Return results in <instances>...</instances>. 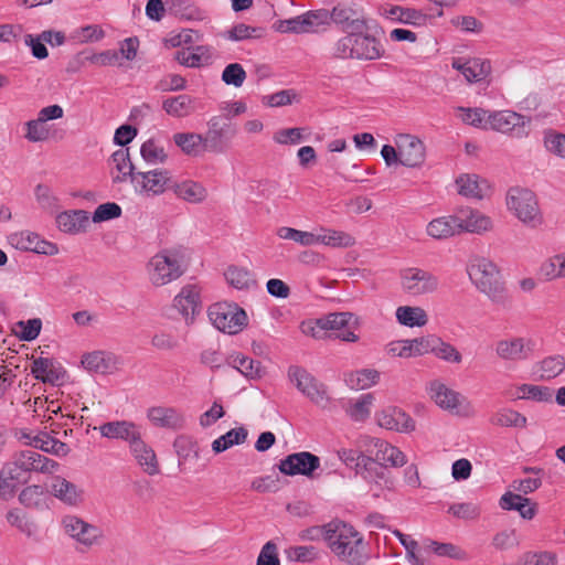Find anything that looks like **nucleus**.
I'll list each match as a JSON object with an SVG mask.
<instances>
[{"mask_svg": "<svg viewBox=\"0 0 565 565\" xmlns=\"http://www.w3.org/2000/svg\"><path fill=\"white\" fill-rule=\"evenodd\" d=\"M467 273L475 287L483 294L492 305L508 309L512 305V297L505 286L497 265L481 256L469 260Z\"/></svg>", "mask_w": 565, "mask_h": 565, "instance_id": "f257e3e1", "label": "nucleus"}, {"mask_svg": "<svg viewBox=\"0 0 565 565\" xmlns=\"http://www.w3.org/2000/svg\"><path fill=\"white\" fill-rule=\"evenodd\" d=\"M327 542L332 553L348 564L361 565L367 558L362 535L344 522L327 524Z\"/></svg>", "mask_w": 565, "mask_h": 565, "instance_id": "f03ea898", "label": "nucleus"}, {"mask_svg": "<svg viewBox=\"0 0 565 565\" xmlns=\"http://www.w3.org/2000/svg\"><path fill=\"white\" fill-rule=\"evenodd\" d=\"M385 53L375 34L367 29L352 30L339 38L332 46V56L339 60L375 61Z\"/></svg>", "mask_w": 565, "mask_h": 565, "instance_id": "7ed1b4c3", "label": "nucleus"}, {"mask_svg": "<svg viewBox=\"0 0 565 565\" xmlns=\"http://www.w3.org/2000/svg\"><path fill=\"white\" fill-rule=\"evenodd\" d=\"M186 268L185 249L181 246L159 250L146 265L148 279L154 287H163L179 279Z\"/></svg>", "mask_w": 565, "mask_h": 565, "instance_id": "20e7f679", "label": "nucleus"}, {"mask_svg": "<svg viewBox=\"0 0 565 565\" xmlns=\"http://www.w3.org/2000/svg\"><path fill=\"white\" fill-rule=\"evenodd\" d=\"M508 210L524 225L536 228L543 223L536 195L529 189L511 188L507 194Z\"/></svg>", "mask_w": 565, "mask_h": 565, "instance_id": "39448f33", "label": "nucleus"}, {"mask_svg": "<svg viewBox=\"0 0 565 565\" xmlns=\"http://www.w3.org/2000/svg\"><path fill=\"white\" fill-rule=\"evenodd\" d=\"M338 457L348 467L354 468L355 472L369 482L388 487L390 480L385 476V467L376 463L371 456L354 449H341Z\"/></svg>", "mask_w": 565, "mask_h": 565, "instance_id": "423d86ee", "label": "nucleus"}, {"mask_svg": "<svg viewBox=\"0 0 565 565\" xmlns=\"http://www.w3.org/2000/svg\"><path fill=\"white\" fill-rule=\"evenodd\" d=\"M207 313L212 324L217 330L228 334H237L248 322L245 310L236 303H214L209 308Z\"/></svg>", "mask_w": 565, "mask_h": 565, "instance_id": "0eeeda50", "label": "nucleus"}, {"mask_svg": "<svg viewBox=\"0 0 565 565\" xmlns=\"http://www.w3.org/2000/svg\"><path fill=\"white\" fill-rule=\"evenodd\" d=\"M399 279L403 291L413 297L434 294L439 288L438 277L431 271L419 267L402 269Z\"/></svg>", "mask_w": 565, "mask_h": 565, "instance_id": "6e6552de", "label": "nucleus"}, {"mask_svg": "<svg viewBox=\"0 0 565 565\" xmlns=\"http://www.w3.org/2000/svg\"><path fill=\"white\" fill-rule=\"evenodd\" d=\"M236 135V128L220 116L207 121V130L202 135L203 150L213 153H224L231 147Z\"/></svg>", "mask_w": 565, "mask_h": 565, "instance_id": "1a4fd4ad", "label": "nucleus"}, {"mask_svg": "<svg viewBox=\"0 0 565 565\" xmlns=\"http://www.w3.org/2000/svg\"><path fill=\"white\" fill-rule=\"evenodd\" d=\"M61 524L65 534L81 546L79 551L90 548L103 537V532L98 526L87 523L76 515L63 516Z\"/></svg>", "mask_w": 565, "mask_h": 565, "instance_id": "9d476101", "label": "nucleus"}, {"mask_svg": "<svg viewBox=\"0 0 565 565\" xmlns=\"http://www.w3.org/2000/svg\"><path fill=\"white\" fill-rule=\"evenodd\" d=\"M172 185L173 179L170 172L164 169L139 171L132 175V186L137 193L156 196L171 190Z\"/></svg>", "mask_w": 565, "mask_h": 565, "instance_id": "9b49d317", "label": "nucleus"}, {"mask_svg": "<svg viewBox=\"0 0 565 565\" xmlns=\"http://www.w3.org/2000/svg\"><path fill=\"white\" fill-rule=\"evenodd\" d=\"M288 376L290 381L296 384V387L312 403L321 407H324L328 404L329 397L324 385L307 370L299 366H290L288 370Z\"/></svg>", "mask_w": 565, "mask_h": 565, "instance_id": "f8f14e48", "label": "nucleus"}, {"mask_svg": "<svg viewBox=\"0 0 565 565\" xmlns=\"http://www.w3.org/2000/svg\"><path fill=\"white\" fill-rule=\"evenodd\" d=\"M530 119L512 110H500L489 114L486 125L491 129L509 134L515 138H523L527 135L526 127Z\"/></svg>", "mask_w": 565, "mask_h": 565, "instance_id": "ddd939ff", "label": "nucleus"}, {"mask_svg": "<svg viewBox=\"0 0 565 565\" xmlns=\"http://www.w3.org/2000/svg\"><path fill=\"white\" fill-rule=\"evenodd\" d=\"M320 11L327 14L324 25L333 22L343 29H369L366 18L362 10H360L354 3L340 2L334 6L331 11L327 9H320Z\"/></svg>", "mask_w": 565, "mask_h": 565, "instance_id": "4468645a", "label": "nucleus"}, {"mask_svg": "<svg viewBox=\"0 0 565 565\" xmlns=\"http://www.w3.org/2000/svg\"><path fill=\"white\" fill-rule=\"evenodd\" d=\"M12 456L13 465L21 468L20 470L24 471L29 478L31 472L51 475L60 468L58 462L32 449L17 451Z\"/></svg>", "mask_w": 565, "mask_h": 565, "instance_id": "2eb2a0df", "label": "nucleus"}, {"mask_svg": "<svg viewBox=\"0 0 565 565\" xmlns=\"http://www.w3.org/2000/svg\"><path fill=\"white\" fill-rule=\"evenodd\" d=\"M327 14L320 10L308 11L301 15L281 20L277 30L282 33H311L317 32L326 24Z\"/></svg>", "mask_w": 565, "mask_h": 565, "instance_id": "dca6fc26", "label": "nucleus"}, {"mask_svg": "<svg viewBox=\"0 0 565 565\" xmlns=\"http://www.w3.org/2000/svg\"><path fill=\"white\" fill-rule=\"evenodd\" d=\"M456 217L459 235L462 233L481 235L493 228V222L488 215L468 206L458 209Z\"/></svg>", "mask_w": 565, "mask_h": 565, "instance_id": "f3484780", "label": "nucleus"}, {"mask_svg": "<svg viewBox=\"0 0 565 565\" xmlns=\"http://www.w3.org/2000/svg\"><path fill=\"white\" fill-rule=\"evenodd\" d=\"M319 467V457L308 451L288 455L285 459L280 460L278 466L279 471L284 475H303L306 477H311Z\"/></svg>", "mask_w": 565, "mask_h": 565, "instance_id": "a211bd4d", "label": "nucleus"}, {"mask_svg": "<svg viewBox=\"0 0 565 565\" xmlns=\"http://www.w3.org/2000/svg\"><path fill=\"white\" fill-rule=\"evenodd\" d=\"M451 66L460 72L470 84L484 81L491 73V63L481 57H456L452 58Z\"/></svg>", "mask_w": 565, "mask_h": 565, "instance_id": "6ab92c4d", "label": "nucleus"}, {"mask_svg": "<svg viewBox=\"0 0 565 565\" xmlns=\"http://www.w3.org/2000/svg\"><path fill=\"white\" fill-rule=\"evenodd\" d=\"M31 374L42 383L51 385H61L66 377V371L57 361L42 356L32 361Z\"/></svg>", "mask_w": 565, "mask_h": 565, "instance_id": "aec40b11", "label": "nucleus"}, {"mask_svg": "<svg viewBox=\"0 0 565 565\" xmlns=\"http://www.w3.org/2000/svg\"><path fill=\"white\" fill-rule=\"evenodd\" d=\"M358 326L359 318L352 312H333L319 318L316 321V327H310L305 332L310 333L313 338H321L320 331H342L345 328H356Z\"/></svg>", "mask_w": 565, "mask_h": 565, "instance_id": "412c9836", "label": "nucleus"}, {"mask_svg": "<svg viewBox=\"0 0 565 565\" xmlns=\"http://www.w3.org/2000/svg\"><path fill=\"white\" fill-rule=\"evenodd\" d=\"M396 145L399 149L401 164L415 168L424 162L425 146L420 139L412 135H399Z\"/></svg>", "mask_w": 565, "mask_h": 565, "instance_id": "4be33fe9", "label": "nucleus"}, {"mask_svg": "<svg viewBox=\"0 0 565 565\" xmlns=\"http://www.w3.org/2000/svg\"><path fill=\"white\" fill-rule=\"evenodd\" d=\"M8 242L17 249L30 250L36 254L55 255L58 252L55 244L41 239L36 234L30 232L11 234Z\"/></svg>", "mask_w": 565, "mask_h": 565, "instance_id": "5701e85b", "label": "nucleus"}, {"mask_svg": "<svg viewBox=\"0 0 565 565\" xmlns=\"http://www.w3.org/2000/svg\"><path fill=\"white\" fill-rule=\"evenodd\" d=\"M377 424L388 430L411 433L415 429L414 419L403 409L388 406L376 414Z\"/></svg>", "mask_w": 565, "mask_h": 565, "instance_id": "b1692460", "label": "nucleus"}, {"mask_svg": "<svg viewBox=\"0 0 565 565\" xmlns=\"http://www.w3.org/2000/svg\"><path fill=\"white\" fill-rule=\"evenodd\" d=\"M100 435L108 439H120L130 446L141 434V427L130 420L107 422L98 427Z\"/></svg>", "mask_w": 565, "mask_h": 565, "instance_id": "393cba45", "label": "nucleus"}, {"mask_svg": "<svg viewBox=\"0 0 565 565\" xmlns=\"http://www.w3.org/2000/svg\"><path fill=\"white\" fill-rule=\"evenodd\" d=\"M50 491L56 499L70 507H77L84 501V490L61 476L52 478Z\"/></svg>", "mask_w": 565, "mask_h": 565, "instance_id": "a878e982", "label": "nucleus"}, {"mask_svg": "<svg viewBox=\"0 0 565 565\" xmlns=\"http://www.w3.org/2000/svg\"><path fill=\"white\" fill-rule=\"evenodd\" d=\"M129 449L143 472L149 476H156L160 472L156 452L148 444H146L142 438V434L132 444H130Z\"/></svg>", "mask_w": 565, "mask_h": 565, "instance_id": "bb28decb", "label": "nucleus"}, {"mask_svg": "<svg viewBox=\"0 0 565 565\" xmlns=\"http://www.w3.org/2000/svg\"><path fill=\"white\" fill-rule=\"evenodd\" d=\"M367 440V447L374 446L376 448L373 458L376 463H381L383 467L384 463H388L392 467H402L407 462L406 456L397 447L380 438H369Z\"/></svg>", "mask_w": 565, "mask_h": 565, "instance_id": "cd10ccee", "label": "nucleus"}, {"mask_svg": "<svg viewBox=\"0 0 565 565\" xmlns=\"http://www.w3.org/2000/svg\"><path fill=\"white\" fill-rule=\"evenodd\" d=\"M82 364L90 372L110 374L118 370L119 359L111 352L94 351L83 356Z\"/></svg>", "mask_w": 565, "mask_h": 565, "instance_id": "c85d7f7f", "label": "nucleus"}, {"mask_svg": "<svg viewBox=\"0 0 565 565\" xmlns=\"http://www.w3.org/2000/svg\"><path fill=\"white\" fill-rule=\"evenodd\" d=\"M173 306L185 318H193L201 311L200 291L195 285H186L174 297Z\"/></svg>", "mask_w": 565, "mask_h": 565, "instance_id": "c756f323", "label": "nucleus"}, {"mask_svg": "<svg viewBox=\"0 0 565 565\" xmlns=\"http://www.w3.org/2000/svg\"><path fill=\"white\" fill-rule=\"evenodd\" d=\"M428 334L415 339L394 341L388 344V353L399 358H416L427 354Z\"/></svg>", "mask_w": 565, "mask_h": 565, "instance_id": "7c9ffc66", "label": "nucleus"}, {"mask_svg": "<svg viewBox=\"0 0 565 565\" xmlns=\"http://www.w3.org/2000/svg\"><path fill=\"white\" fill-rule=\"evenodd\" d=\"M529 343L523 338H513L510 340H500L495 344V354L504 361L525 360L530 353Z\"/></svg>", "mask_w": 565, "mask_h": 565, "instance_id": "2f4dec72", "label": "nucleus"}, {"mask_svg": "<svg viewBox=\"0 0 565 565\" xmlns=\"http://www.w3.org/2000/svg\"><path fill=\"white\" fill-rule=\"evenodd\" d=\"M459 194L481 200L490 193V184L477 174H462L456 180Z\"/></svg>", "mask_w": 565, "mask_h": 565, "instance_id": "473e14b6", "label": "nucleus"}, {"mask_svg": "<svg viewBox=\"0 0 565 565\" xmlns=\"http://www.w3.org/2000/svg\"><path fill=\"white\" fill-rule=\"evenodd\" d=\"M148 419L156 426L161 428L178 429L183 426V416L172 407H151L147 414Z\"/></svg>", "mask_w": 565, "mask_h": 565, "instance_id": "72a5a7b5", "label": "nucleus"}, {"mask_svg": "<svg viewBox=\"0 0 565 565\" xmlns=\"http://www.w3.org/2000/svg\"><path fill=\"white\" fill-rule=\"evenodd\" d=\"M426 233L431 238L439 241L459 235L456 212L431 220L426 226Z\"/></svg>", "mask_w": 565, "mask_h": 565, "instance_id": "f704fd0d", "label": "nucleus"}, {"mask_svg": "<svg viewBox=\"0 0 565 565\" xmlns=\"http://www.w3.org/2000/svg\"><path fill=\"white\" fill-rule=\"evenodd\" d=\"M500 507L503 510H515L525 520H532L537 512V504L531 503L529 498L518 493L505 492L500 499Z\"/></svg>", "mask_w": 565, "mask_h": 565, "instance_id": "c9c22d12", "label": "nucleus"}, {"mask_svg": "<svg viewBox=\"0 0 565 565\" xmlns=\"http://www.w3.org/2000/svg\"><path fill=\"white\" fill-rule=\"evenodd\" d=\"M162 109L174 118H183L192 115L196 110L195 98L181 94L163 99Z\"/></svg>", "mask_w": 565, "mask_h": 565, "instance_id": "e433bc0d", "label": "nucleus"}, {"mask_svg": "<svg viewBox=\"0 0 565 565\" xmlns=\"http://www.w3.org/2000/svg\"><path fill=\"white\" fill-rule=\"evenodd\" d=\"M429 353L449 363L459 364L462 361L461 353L452 344L444 341L437 334H428L427 354Z\"/></svg>", "mask_w": 565, "mask_h": 565, "instance_id": "4c0bfd02", "label": "nucleus"}, {"mask_svg": "<svg viewBox=\"0 0 565 565\" xmlns=\"http://www.w3.org/2000/svg\"><path fill=\"white\" fill-rule=\"evenodd\" d=\"M171 190L179 199L193 204L203 202L207 196L206 189L202 184L192 180H185L182 182L173 180Z\"/></svg>", "mask_w": 565, "mask_h": 565, "instance_id": "58836bf2", "label": "nucleus"}, {"mask_svg": "<svg viewBox=\"0 0 565 565\" xmlns=\"http://www.w3.org/2000/svg\"><path fill=\"white\" fill-rule=\"evenodd\" d=\"M429 394L435 403L444 409H454L460 403V394L438 380L429 384Z\"/></svg>", "mask_w": 565, "mask_h": 565, "instance_id": "ea45409f", "label": "nucleus"}, {"mask_svg": "<svg viewBox=\"0 0 565 565\" xmlns=\"http://www.w3.org/2000/svg\"><path fill=\"white\" fill-rule=\"evenodd\" d=\"M28 444L36 449H41L44 452L60 457L67 456L71 450L67 444L53 438L47 433H40L33 436L32 440Z\"/></svg>", "mask_w": 565, "mask_h": 565, "instance_id": "a19ab883", "label": "nucleus"}, {"mask_svg": "<svg viewBox=\"0 0 565 565\" xmlns=\"http://www.w3.org/2000/svg\"><path fill=\"white\" fill-rule=\"evenodd\" d=\"M110 161L114 168L118 171V174L113 178L114 182H124L127 178H130V182L132 183V175L137 174L136 168L130 160L129 150L128 149H119L115 151Z\"/></svg>", "mask_w": 565, "mask_h": 565, "instance_id": "79ce46f5", "label": "nucleus"}, {"mask_svg": "<svg viewBox=\"0 0 565 565\" xmlns=\"http://www.w3.org/2000/svg\"><path fill=\"white\" fill-rule=\"evenodd\" d=\"M395 316L399 324L408 328H420L428 322L427 312L422 307L401 306Z\"/></svg>", "mask_w": 565, "mask_h": 565, "instance_id": "37998d69", "label": "nucleus"}, {"mask_svg": "<svg viewBox=\"0 0 565 565\" xmlns=\"http://www.w3.org/2000/svg\"><path fill=\"white\" fill-rule=\"evenodd\" d=\"M88 217L85 211L63 212L56 216L57 227L65 233H77L86 227Z\"/></svg>", "mask_w": 565, "mask_h": 565, "instance_id": "c03bdc74", "label": "nucleus"}, {"mask_svg": "<svg viewBox=\"0 0 565 565\" xmlns=\"http://www.w3.org/2000/svg\"><path fill=\"white\" fill-rule=\"evenodd\" d=\"M46 491L40 484L28 486L19 494V502L32 510H43L46 508Z\"/></svg>", "mask_w": 565, "mask_h": 565, "instance_id": "a18cd8bd", "label": "nucleus"}, {"mask_svg": "<svg viewBox=\"0 0 565 565\" xmlns=\"http://www.w3.org/2000/svg\"><path fill=\"white\" fill-rule=\"evenodd\" d=\"M490 423L498 427H518L524 428L527 424V419L521 413L511 408H501L492 414Z\"/></svg>", "mask_w": 565, "mask_h": 565, "instance_id": "49530a36", "label": "nucleus"}, {"mask_svg": "<svg viewBox=\"0 0 565 565\" xmlns=\"http://www.w3.org/2000/svg\"><path fill=\"white\" fill-rule=\"evenodd\" d=\"M247 436L248 431L245 427L233 428L212 443V450L221 454L235 445L244 444Z\"/></svg>", "mask_w": 565, "mask_h": 565, "instance_id": "de8ad7c7", "label": "nucleus"}, {"mask_svg": "<svg viewBox=\"0 0 565 565\" xmlns=\"http://www.w3.org/2000/svg\"><path fill=\"white\" fill-rule=\"evenodd\" d=\"M173 141L186 156H198L204 151L201 134L177 132Z\"/></svg>", "mask_w": 565, "mask_h": 565, "instance_id": "09e8293b", "label": "nucleus"}, {"mask_svg": "<svg viewBox=\"0 0 565 565\" xmlns=\"http://www.w3.org/2000/svg\"><path fill=\"white\" fill-rule=\"evenodd\" d=\"M355 243L354 238L341 231L322 230V233L315 234V244H323L331 247H350Z\"/></svg>", "mask_w": 565, "mask_h": 565, "instance_id": "8fccbe9b", "label": "nucleus"}, {"mask_svg": "<svg viewBox=\"0 0 565 565\" xmlns=\"http://www.w3.org/2000/svg\"><path fill=\"white\" fill-rule=\"evenodd\" d=\"M7 521L28 537H35L38 534L36 523L20 509L10 510L7 513Z\"/></svg>", "mask_w": 565, "mask_h": 565, "instance_id": "3c124183", "label": "nucleus"}, {"mask_svg": "<svg viewBox=\"0 0 565 565\" xmlns=\"http://www.w3.org/2000/svg\"><path fill=\"white\" fill-rule=\"evenodd\" d=\"M387 17L393 20L413 25H422L426 22L427 15L423 13L420 10L413 8H403L399 6H392L390 10L386 12Z\"/></svg>", "mask_w": 565, "mask_h": 565, "instance_id": "603ef678", "label": "nucleus"}, {"mask_svg": "<svg viewBox=\"0 0 565 565\" xmlns=\"http://www.w3.org/2000/svg\"><path fill=\"white\" fill-rule=\"evenodd\" d=\"M230 363L239 371L247 379H259L262 377L264 371L262 369V364L258 361H255L248 356H245L241 353L231 355Z\"/></svg>", "mask_w": 565, "mask_h": 565, "instance_id": "864d4df0", "label": "nucleus"}, {"mask_svg": "<svg viewBox=\"0 0 565 565\" xmlns=\"http://www.w3.org/2000/svg\"><path fill=\"white\" fill-rule=\"evenodd\" d=\"M20 469L21 468L17 465H13L12 456L6 466L7 477H2V498L7 494L11 495L14 492L15 484L26 483L29 481V477Z\"/></svg>", "mask_w": 565, "mask_h": 565, "instance_id": "5fc2aeb1", "label": "nucleus"}, {"mask_svg": "<svg viewBox=\"0 0 565 565\" xmlns=\"http://www.w3.org/2000/svg\"><path fill=\"white\" fill-rule=\"evenodd\" d=\"M540 275L546 280L552 281L565 278V268L561 253L545 259L540 266Z\"/></svg>", "mask_w": 565, "mask_h": 565, "instance_id": "6e6d98bb", "label": "nucleus"}, {"mask_svg": "<svg viewBox=\"0 0 565 565\" xmlns=\"http://www.w3.org/2000/svg\"><path fill=\"white\" fill-rule=\"evenodd\" d=\"M141 158L149 164L163 163L168 159V154L162 146L153 138L145 141L140 147Z\"/></svg>", "mask_w": 565, "mask_h": 565, "instance_id": "4d7b16f0", "label": "nucleus"}, {"mask_svg": "<svg viewBox=\"0 0 565 565\" xmlns=\"http://www.w3.org/2000/svg\"><path fill=\"white\" fill-rule=\"evenodd\" d=\"M379 379L380 373L377 371L363 369L355 373H351L347 379V383L350 385L351 388L365 390L375 384L379 381Z\"/></svg>", "mask_w": 565, "mask_h": 565, "instance_id": "13d9d810", "label": "nucleus"}, {"mask_svg": "<svg viewBox=\"0 0 565 565\" xmlns=\"http://www.w3.org/2000/svg\"><path fill=\"white\" fill-rule=\"evenodd\" d=\"M225 278L227 282L236 289H249L255 285L250 273L245 268L231 266L225 271Z\"/></svg>", "mask_w": 565, "mask_h": 565, "instance_id": "bf43d9fd", "label": "nucleus"}, {"mask_svg": "<svg viewBox=\"0 0 565 565\" xmlns=\"http://www.w3.org/2000/svg\"><path fill=\"white\" fill-rule=\"evenodd\" d=\"M518 398L532 399L536 402H551L553 392L545 386L522 384L518 387Z\"/></svg>", "mask_w": 565, "mask_h": 565, "instance_id": "052dcab7", "label": "nucleus"}, {"mask_svg": "<svg viewBox=\"0 0 565 565\" xmlns=\"http://www.w3.org/2000/svg\"><path fill=\"white\" fill-rule=\"evenodd\" d=\"M171 9L182 19L201 21L205 18V12L188 0H173Z\"/></svg>", "mask_w": 565, "mask_h": 565, "instance_id": "680f3d73", "label": "nucleus"}, {"mask_svg": "<svg viewBox=\"0 0 565 565\" xmlns=\"http://www.w3.org/2000/svg\"><path fill=\"white\" fill-rule=\"evenodd\" d=\"M557 556L553 552H525L516 561V565H556Z\"/></svg>", "mask_w": 565, "mask_h": 565, "instance_id": "e2e57ef3", "label": "nucleus"}, {"mask_svg": "<svg viewBox=\"0 0 565 565\" xmlns=\"http://www.w3.org/2000/svg\"><path fill=\"white\" fill-rule=\"evenodd\" d=\"M15 327L20 329H13L17 337L22 341L30 342L39 337L42 329V320L40 318H33L26 321H18Z\"/></svg>", "mask_w": 565, "mask_h": 565, "instance_id": "0e129e2a", "label": "nucleus"}, {"mask_svg": "<svg viewBox=\"0 0 565 565\" xmlns=\"http://www.w3.org/2000/svg\"><path fill=\"white\" fill-rule=\"evenodd\" d=\"M565 370V359L562 355L545 358L540 364L541 377L552 380Z\"/></svg>", "mask_w": 565, "mask_h": 565, "instance_id": "69168bd1", "label": "nucleus"}, {"mask_svg": "<svg viewBox=\"0 0 565 565\" xmlns=\"http://www.w3.org/2000/svg\"><path fill=\"white\" fill-rule=\"evenodd\" d=\"M173 447L179 457V462H183L191 457L199 456V447L195 440L188 436H179L173 443Z\"/></svg>", "mask_w": 565, "mask_h": 565, "instance_id": "338daca9", "label": "nucleus"}, {"mask_svg": "<svg viewBox=\"0 0 565 565\" xmlns=\"http://www.w3.org/2000/svg\"><path fill=\"white\" fill-rule=\"evenodd\" d=\"M277 235L282 239H291L302 246L315 245V234L311 232L282 226L277 230Z\"/></svg>", "mask_w": 565, "mask_h": 565, "instance_id": "774afa93", "label": "nucleus"}]
</instances>
